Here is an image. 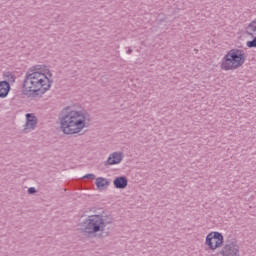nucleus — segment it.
<instances>
[{"label":"nucleus","mask_w":256,"mask_h":256,"mask_svg":"<svg viewBox=\"0 0 256 256\" xmlns=\"http://www.w3.org/2000/svg\"><path fill=\"white\" fill-rule=\"evenodd\" d=\"M84 179H95V175L94 174L85 175Z\"/></svg>","instance_id":"obj_14"},{"label":"nucleus","mask_w":256,"mask_h":256,"mask_svg":"<svg viewBox=\"0 0 256 256\" xmlns=\"http://www.w3.org/2000/svg\"><path fill=\"white\" fill-rule=\"evenodd\" d=\"M123 159V155L121 153H113L108 158L109 165H117L118 163H121V160Z\"/></svg>","instance_id":"obj_10"},{"label":"nucleus","mask_w":256,"mask_h":256,"mask_svg":"<svg viewBox=\"0 0 256 256\" xmlns=\"http://www.w3.org/2000/svg\"><path fill=\"white\" fill-rule=\"evenodd\" d=\"M247 34L253 38V40L247 42V47L249 49L256 48V19L248 25Z\"/></svg>","instance_id":"obj_7"},{"label":"nucleus","mask_w":256,"mask_h":256,"mask_svg":"<svg viewBox=\"0 0 256 256\" xmlns=\"http://www.w3.org/2000/svg\"><path fill=\"white\" fill-rule=\"evenodd\" d=\"M97 189L103 190L109 187V180L103 177H99L95 181Z\"/></svg>","instance_id":"obj_11"},{"label":"nucleus","mask_w":256,"mask_h":256,"mask_svg":"<svg viewBox=\"0 0 256 256\" xmlns=\"http://www.w3.org/2000/svg\"><path fill=\"white\" fill-rule=\"evenodd\" d=\"M129 53H131V50L129 51Z\"/></svg>","instance_id":"obj_16"},{"label":"nucleus","mask_w":256,"mask_h":256,"mask_svg":"<svg viewBox=\"0 0 256 256\" xmlns=\"http://www.w3.org/2000/svg\"><path fill=\"white\" fill-rule=\"evenodd\" d=\"M11 91V85L7 81H0V98L5 99Z\"/></svg>","instance_id":"obj_9"},{"label":"nucleus","mask_w":256,"mask_h":256,"mask_svg":"<svg viewBox=\"0 0 256 256\" xmlns=\"http://www.w3.org/2000/svg\"><path fill=\"white\" fill-rule=\"evenodd\" d=\"M107 227V222L101 215H92L84 223L83 232L86 235L95 236L97 233H103Z\"/></svg>","instance_id":"obj_4"},{"label":"nucleus","mask_w":256,"mask_h":256,"mask_svg":"<svg viewBox=\"0 0 256 256\" xmlns=\"http://www.w3.org/2000/svg\"><path fill=\"white\" fill-rule=\"evenodd\" d=\"M28 193H30V194L35 193V188H34V187L29 188V189H28Z\"/></svg>","instance_id":"obj_15"},{"label":"nucleus","mask_w":256,"mask_h":256,"mask_svg":"<svg viewBox=\"0 0 256 256\" xmlns=\"http://www.w3.org/2000/svg\"><path fill=\"white\" fill-rule=\"evenodd\" d=\"M89 116L83 111L69 110L60 120V129L65 135H77L89 127Z\"/></svg>","instance_id":"obj_2"},{"label":"nucleus","mask_w":256,"mask_h":256,"mask_svg":"<svg viewBox=\"0 0 256 256\" xmlns=\"http://www.w3.org/2000/svg\"><path fill=\"white\" fill-rule=\"evenodd\" d=\"M4 81H6V83H15V75H13L11 72H6L4 74Z\"/></svg>","instance_id":"obj_13"},{"label":"nucleus","mask_w":256,"mask_h":256,"mask_svg":"<svg viewBox=\"0 0 256 256\" xmlns=\"http://www.w3.org/2000/svg\"><path fill=\"white\" fill-rule=\"evenodd\" d=\"M37 125V117L35 114H26L25 131H33Z\"/></svg>","instance_id":"obj_8"},{"label":"nucleus","mask_w":256,"mask_h":256,"mask_svg":"<svg viewBox=\"0 0 256 256\" xmlns=\"http://www.w3.org/2000/svg\"><path fill=\"white\" fill-rule=\"evenodd\" d=\"M218 256H239V244H237V239L229 236Z\"/></svg>","instance_id":"obj_5"},{"label":"nucleus","mask_w":256,"mask_h":256,"mask_svg":"<svg viewBox=\"0 0 256 256\" xmlns=\"http://www.w3.org/2000/svg\"><path fill=\"white\" fill-rule=\"evenodd\" d=\"M53 85V73L47 66L26 74L23 83V93L27 97H43Z\"/></svg>","instance_id":"obj_1"},{"label":"nucleus","mask_w":256,"mask_h":256,"mask_svg":"<svg viewBox=\"0 0 256 256\" xmlns=\"http://www.w3.org/2000/svg\"><path fill=\"white\" fill-rule=\"evenodd\" d=\"M224 238L223 234L220 232H211L206 236L205 245L208 246L211 251H215V249H219V247H223Z\"/></svg>","instance_id":"obj_6"},{"label":"nucleus","mask_w":256,"mask_h":256,"mask_svg":"<svg viewBox=\"0 0 256 256\" xmlns=\"http://www.w3.org/2000/svg\"><path fill=\"white\" fill-rule=\"evenodd\" d=\"M247 56L245 51L241 49H231L223 58L220 65L223 71H235L239 69L244 63Z\"/></svg>","instance_id":"obj_3"},{"label":"nucleus","mask_w":256,"mask_h":256,"mask_svg":"<svg viewBox=\"0 0 256 256\" xmlns=\"http://www.w3.org/2000/svg\"><path fill=\"white\" fill-rule=\"evenodd\" d=\"M127 185V180L124 177H118L114 180V186L116 189H125V186Z\"/></svg>","instance_id":"obj_12"}]
</instances>
